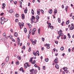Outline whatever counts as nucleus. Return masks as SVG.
Instances as JSON below:
<instances>
[{
	"instance_id": "f257e3e1",
	"label": "nucleus",
	"mask_w": 74,
	"mask_h": 74,
	"mask_svg": "<svg viewBox=\"0 0 74 74\" xmlns=\"http://www.w3.org/2000/svg\"><path fill=\"white\" fill-rule=\"evenodd\" d=\"M58 58H56L55 60H54L55 61V63L56 64H58Z\"/></svg>"
},
{
	"instance_id": "f03ea898",
	"label": "nucleus",
	"mask_w": 74,
	"mask_h": 74,
	"mask_svg": "<svg viewBox=\"0 0 74 74\" xmlns=\"http://www.w3.org/2000/svg\"><path fill=\"white\" fill-rule=\"evenodd\" d=\"M13 12L14 10H13V9H12L9 10V12L10 13H13Z\"/></svg>"
},
{
	"instance_id": "7ed1b4c3",
	"label": "nucleus",
	"mask_w": 74,
	"mask_h": 74,
	"mask_svg": "<svg viewBox=\"0 0 74 74\" xmlns=\"http://www.w3.org/2000/svg\"><path fill=\"white\" fill-rule=\"evenodd\" d=\"M35 17H34V16H32V18H31V21H32V20L34 21H35V20L34 19H35Z\"/></svg>"
},
{
	"instance_id": "20e7f679",
	"label": "nucleus",
	"mask_w": 74,
	"mask_h": 74,
	"mask_svg": "<svg viewBox=\"0 0 74 74\" xmlns=\"http://www.w3.org/2000/svg\"><path fill=\"white\" fill-rule=\"evenodd\" d=\"M9 58H10V57H9V56H8L6 58L5 60L6 62H8V60H9Z\"/></svg>"
},
{
	"instance_id": "39448f33",
	"label": "nucleus",
	"mask_w": 74,
	"mask_h": 74,
	"mask_svg": "<svg viewBox=\"0 0 74 74\" xmlns=\"http://www.w3.org/2000/svg\"><path fill=\"white\" fill-rule=\"evenodd\" d=\"M27 25H28V26H29V29H31V27H32V25H31L30 24L28 23H27Z\"/></svg>"
},
{
	"instance_id": "423d86ee",
	"label": "nucleus",
	"mask_w": 74,
	"mask_h": 74,
	"mask_svg": "<svg viewBox=\"0 0 74 74\" xmlns=\"http://www.w3.org/2000/svg\"><path fill=\"white\" fill-rule=\"evenodd\" d=\"M14 36L15 37H18V33L16 32H14Z\"/></svg>"
},
{
	"instance_id": "0eeeda50",
	"label": "nucleus",
	"mask_w": 74,
	"mask_h": 74,
	"mask_svg": "<svg viewBox=\"0 0 74 74\" xmlns=\"http://www.w3.org/2000/svg\"><path fill=\"white\" fill-rule=\"evenodd\" d=\"M27 8H25V10H24V12L25 14H27Z\"/></svg>"
},
{
	"instance_id": "6e6552de",
	"label": "nucleus",
	"mask_w": 74,
	"mask_h": 74,
	"mask_svg": "<svg viewBox=\"0 0 74 74\" xmlns=\"http://www.w3.org/2000/svg\"><path fill=\"white\" fill-rule=\"evenodd\" d=\"M49 14H52V9L50 10L49 11Z\"/></svg>"
},
{
	"instance_id": "1a4fd4ad",
	"label": "nucleus",
	"mask_w": 74,
	"mask_h": 74,
	"mask_svg": "<svg viewBox=\"0 0 74 74\" xmlns=\"http://www.w3.org/2000/svg\"><path fill=\"white\" fill-rule=\"evenodd\" d=\"M62 69H63V70H64V71H66L67 70V67L65 68L64 67L62 68Z\"/></svg>"
},
{
	"instance_id": "9d476101",
	"label": "nucleus",
	"mask_w": 74,
	"mask_h": 74,
	"mask_svg": "<svg viewBox=\"0 0 74 74\" xmlns=\"http://www.w3.org/2000/svg\"><path fill=\"white\" fill-rule=\"evenodd\" d=\"M31 12L32 15H34V10L32 9Z\"/></svg>"
},
{
	"instance_id": "9b49d317",
	"label": "nucleus",
	"mask_w": 74,
	"mask_h": 74,
	"mask_svg": "<svg viewBox=\"0 0 74 74\" xmlns=\"http://www.w3.org/2000/svg\"><path fill=\"white\" fill-rule=\"evenodd\" d=\"M40 18V16H36V19L37 20H38Z\"/></svg>"
},
{
	"instance_id": "f8f14e48",
	"label": "nucleus",
	"mask_w": 74,
	"mask_h": 74,
	"mask_svg": "<svg viewBox=\"0 0 74 74\" xmlns=\"http://www.w3.org/2000/svg\"><path fill=\"white\" fill-rule=\"evenodd\" d=\"M37 13L38 15H40V10H38L37 11Z\"/></svg>"
},
{
	"instance_id": "ddd939ff",
	"label": "nucleus",
	"mask_w": 74,
	"mask_h": 74,
	"mask_svg": "<svg viewBox=\"0 0 74 74\" xmlns=\"http://www.w3.org/2000/svg\"><path fill=\"white\" fill-rule=\"evenodd\" d=\"M19 71H22V72H24V71H24V70H23V68L21 67V68L20 69H19Z\"/></svg>"
},
{
	"instance_id": "4468645a",
	"label": "nucleus",
	"mask_w": 74,
	"mask_h": 74,
	"mask_svg": "<svg viewBox=\"0 0 74 74\" xmlns=\"http://www.w3.org/2000/svg\"><path fill=\"white\" fill-rule=\"evenodd\" d=\"M55 67L57 68V69H59V65L58 64H56L55 66Z\"/></svg>"
},
{
	"instance_id": "2eb2a0df",
	"label": "nucleus",
	"mask_w": 74,
	"mask_h": 74,
	"mask_svg": "<svg viewBox=\"0 0 74 74\" xmlns=\"http://www.w3.org/2000/svg\"><path fill=\"white\" fill-rule=\"evenodd\" d=\"M74 27L71 26L70 28V30H73L74 29Z\"/></svg>"
},
{
	"instance_id": "dca6fc26",
	"label": "nucleus",
	"mask_w": 74,
	"mask_h": 74,
	"mask_svg": "<svg viewBox=\"0 0 74 74\" xmlns=\"http://www.w3.org/2000/svg\"><path fill=\"white\" fill-rule=\"evenodd\" d=\"M59 34V35L58 37H60V36H63V34L62 33H61L60 34Z\"/></svg>"
},
{
	"instance_id": "f3484780",
	"label": "nucleus",
	"mask_w": 74,
	"mask_h": 74,
	"mask_svg": "<svg viewBox=\"0 0 74 74\" xmlns=\"http://www.w3.org/2000/svg\"><path fill=\"white\" fill-rule=\"evenodd\" d=\"M31 63L32 64H35V63H36V60H34L33 62H31Z\"/></svg>"
},
{
	"instance_id": "a211bd4d",
	"label": "nucleus",
	"mask_w": 74,
	"mask_h": 74,
	"mask_svg": "<svg viewBox=\"0 0 74 74\" xmlns=\"http://www.w3.org/2000/svg\"><path fill=\"white\" fill-rule=\"evenodd\" d=\"M45 60L46 62H48L49 61V59L48 58H46L45 59Z\"/></svg>"
},
{
	"instance_id": "6ab92c4d",
	"label": "nucleus",
	"mask_w": 74,
	"mask_h": 74,
	"mask_svg": "<svg viewBox=\"0 0 74 74\" xmlns=\"http://www.w3.org/2000/svg\"><path fill=\"white\" fill-rule=\"evenodd\" d=\"M70 23V21L69 20H68L66 22V25H68Z\"/></svg>"
},
{
	"instance_id": "aec40b11",
	"label": "nucleus",
	"mask_w": 74,
	"mask_h": 74,
	"mask_svg": "<svg viewBox=\"0 0 74 74\" xmlns=\"http://www.w3.org/2000/svg\"><path fill=\"white\" fill-rule=\"evenodd\" d=\"M24 25L23 23H22L21 24V25H19V26H22L23 27Z\"/></svg>"
},
{
	"instance_id": "412c9836",
	"label": "nucleus",
	"mask_w": 74,
	"mask_h": 74,
	"mask_svg": "<svg viewBox=\"0 0 74 74\" xmlns=\"http://www.w3.org/2000/svg\"><path fill=\"white\" fill-rule=\"evenodd\" d=\"M19 15L18 14H15V16L17 18H18V17H19Z\"/></svg>"
},
{
	"instance_id": "4be33fe9",
	"label": "nucleus",
	"mask_w": 74,
	"mask_h": 74,
	"mask_svg": "<svg viewBox=\"0 0 74 74\" xmlns=\"http://www.w3.org/2000/svg\"><path fill=\"white\" fill-rule=\"evenodd\" d=\"M64 49V47H62L60 48V50L61 51H63Z\"/></svg>"
},
{
	"instance_id": "5701e85b",
	"label": "nucleus",
	"mask_w": 74,
	"mask_h": 74,
	"mask_svg": "<svg viewBox=\"0 0 74 74\" xmlns=\"http://www.w3.org/2000/svg\"><path fill=\"white\" fill-rule=\"evenodd\" d=\"M17 58H18V59L19 60H21V57H20V56H17Z\"/></svg>"
},
{
	"instance_id": "b1692460",
	"label": "nucleus",
	"mask_w": 74,
	"mask_h": 74,
	"mask_svg": "<svg viewBox=\"0 0 74 74\" xmlns=\"http://www.w3.org/2000/svg\"><path fill=\"white\" fill-rule=\"evenodd\" d=\"M1 23L2 24H4V21L3 20L1 21Z\"/></svg>"
},
{
	"instance_id": "393cba45",
	"label": "nucleus",
	"mask_w": 74,
	"mask_h": 74,
	"mask_svg": "<svg viewBox=\"0 0 74 74\" xmlns=\"http://www.w3.org/2000/svg\"><path fill=\"white\" fill-rule=\"evenodd\" d=\"M24 32L25 33H26L27 32V29H26V28H25L24 29Z\"/></svg>"
},
{
	"instance_id": "a878e982",
	"label": "nucleus",
	"mask_w": 74,
	"mask_h": 74,
	"mask_svg": "<svg viewBox=\"0 0 74 74\" xmlns=\"http://www.w3.org/2000/svg\"><path fill=\"white\" fill-rule=\"evenodd\" d=\"M58 22L59 23H60V18H58Z\"/></svg>"
},
{
	"instance_id": "bb28decb",
	"label": "nucleus",
	"mask_w": 74,
	"mask_h": 74,
	"mask_svg": "<svg viewBox=\"0 0 74 74\" xmlns=\"http://www.w3.org/2000/svg\"><path fill=\"white\" fill-rule=\"evenodd\" d=\"M50 45V44H48V46H47V49H49V48L50 47H49Z\"/></svg>"
},
{
	"instance_id": "cd10ccee",
	"label": "nucleus",
	"mask_w": 74,
	"mask_h": 74,
	"mask_svg": "<svg viewBox=\"0 0 74 74\" xmlns=\"http://www.w3.org/2000/svg\"><path fill=\"white\" fill-rule=\"evenodd\" d=\"M33 61V58H30V60H29V62L31 63V61Z\"/></svg>"
},
{
	"instance_id": "c85d7f7f",
	"label": "nucleus",
	"mask_w": 74,
	"mask_h": 74,
	"mask_svg": "<svg viewBox=\"0 0 74 74\" xmlns=\"http://www.w3.org/2000/svg\"><path fill=\"white\" fill-rule=\"evenodd\" d=\"M36 53L38 54V56H39V55H40V54H39V51H37Z\"/></svg>"
},
{
	"instance_id": "c756f323",
	"label": "nucleus",
	"mask_w": 74,
	"mask_h": 74,
	"mask_svg": "<svg viewBox=\"0 0 74 74\" xmlns=\"http://www.w3.org/2000/svg\"><path fill=\"white\" fill-rule=\"evenodd\" d=\"M68 36L69 38H70V37H71V36H70V33H69L68 34Z\"/></svg>"
},
{
	"instance_id": "7c9ffc66",
	"label": "nucleus",
	"mask_w": 74,
	"mask_h": 74,
	"mask_svg": "<svg viewBox=\"0 0 74 74\" xmlns=\"http://www.w3.org/2000/svg\"><path fill=\"white\" fill-rule=\"evenodd\" d=\"M17 40L18 42H20V39H19V38H17Z\"/></svg>"
},
{
	"instance_id": "2f4dec72",
	"label": "nucleus",
	"mask_w": 74,
	"mask_h": 74,
	"mask_svg": "<svg viewBox=\"0 0 74 74\" xmlns=\"http://www.w3.org/2000/svg\"><path fill=\"white\" fill-rule=\"evenodd\" d=\"M5 19V17H3L2 18H1L0 19H1V20H4Z\"/></svg>"
},
{
	"instance_id": "473e14b6",
	"label": "nucleus",
	"mask_w": 74,
	"mask_h": 74,
	"mask_svg": "<svg viewBox=\"0 0 74 74\" xmlns=\"http://www.w3.org/2000/svg\"><path fill=\"white\" fill-rule=\"evenodd\" d=\"M68 8H69V6H67L65 8V10L66 11H67V9H68Z\"/></svg>"
},
{
	"instance_id": "72a5a7b5",
	"label": "nucleus",
	"mask_w": 74,
	"mask_h": 74,
	"mask_svg": "<svg viewBox=\"0 0 74 74\" xmlns=\"http://www.w3.org/2000/svg\"><path fill=\"white\" fill-rule=\"evenodd\" d=\"M33 32H36V29L35 28H34L33 29Z\"/></svg>"
},
{
	"instance_id": "f704fd0d",
	"label": "nucleus",
	"mask_w": 74,
	"mask_h": 74,
	"mask_svg": "<svg viewBox=\"0 0 74 74\" xmlns=\"http://www.w3.org/2000/svg\"><path fill=\"white\" fill-rule=\"evenodd\" d=\"M33 54L34 55V56H37V54L36 53H35V52L34 51L33 52Z\"/></svg>"
},
{
	"instance_id": "c9c22d12",
	"label": "nucleus",
	"mask_w": 74,
	"mask_h": 74,
	"mask_svg": "<svg viewBox=\"0 0 74 74\" xmlns=\"http://www.w3.org/2000/svg\"><path fill=\"white\" fill-rule=\"evenodd\" d=\"M50 26H51V23H49L48 27H50Z\"/></svg>"
},
{
	"instance_id": "e433bc0d",
	"label": "nucleus",
	"mask_w": 74,
	"mask_h": 74,
	"mask_svg": "<svg viewBox=\"0 0 74 74\" xmlns=\"http://www.w3.org/2000/svg\"><path fill=\"white\" fill-rule=\"evenodd\" d=\"M32 44L33 45H35L36 44V43L34 42V41H33V42H32Z\"/></svg>"
},
{
	"instance_id": "4c0bfd02",
	"label": "nucleus",
	"mask_w": 74,
	"mask_h": 74,
	"mask_svg": "<svg viewBox=\"0 0 74 74\" xmlns=\"http://www.w3.org/2000/svg\"><path fill=\"white\" fill-rule=\"evenodd\" d=\"M32 35H34V34H35V32H34V31H32Z\"/></svg>"
},
{
	"instance_id": "58836bf2",
	"label": "nucleus",
	"mask_w": 74,
	"mask_h": 74,
	"mask_svg": "<svg viewBox=\"0 0 74 74\" xmlns=\"http://www.w3.org/2000/svg\"><path fill=\"white\" fill-rule=\"evenodd\" d=\"M3 36H6V33H4L3 34Z\"/></svg>"
},
{
	"instance_id": "ea45409f",
	"label": "nucleus",
	"mask_w": 74,
	"mask_h": 74,
	"mask_svg": "<svg viewBox=\"0 0 74 74\" xmlns=\"http://www.w3.org/2000/svg\"><path fill=\"white\" fill-rule=\"evenodd\" d=\"M15 22H18V18H16L15 20Z\"/></svg>"
},
{
	"instance_id": "a19ab883",
	"label": "nucleus",
	"mask_w": 74,
	"mask_h": 74,
	"mask_svg": "<svg viewBox=\"0 0 74 74\" xmlns=\"http://www.w3.org/2000/svg\"><path fill=\"white\" fill-rule=\"evenodd\" d=\"M31 23L32 24V23H33V22H34V21H33V20H32V19L31 20Z\"/></svg>"
},
{
	"instance_id": "79ce46f5",
	"label": "nucleus",
	"mask_w": 74,
	"mask_h": 74,
	"mask_svg": "<svg viewBox=\"0 0 74 74\" xmlns=\"http://www.w3.org/2000/svg\"><path fill=\"white\" fill-rule=\"evenodd\" d=\"M31 51V48L29 47V49L28 50V51H29V52H30Z\"/></svg>"
},
{
	"instance_id": "37998d69",
	"label": "nucleus",
	"mask_w": 74,
	"mask_h": 74,
	"mask_svg": "<svg viewBox=\"0 0 74 74\" xmlns=\"http://www.w3.org/2000/svg\"><path fill=\"white\" fill-rule=\"evenodd\" d=\"M34 73L35 74H36V73H37V71L36 70H35L34 71Z\"/></svg>"
},
{
	"instance_id": "c03bdc74",
	"label": "nucleus",
	"mask_w": 74,
	"mask_h": 74,
	"mask_svg": "<svg viewBox=\"0 0 74 74\" xmlns=\"http://www.w3.org/2000/svg\"><path fill=\"white\" fill-rule=\"evenodd\" d=\"M50 27H51V29H53V27L52 26H50Z\"/></svg>"
},
{
	"instance_id": "a18cd8bd",
	"label": "nucleus",
	"mask_w": 74,
	"mask_h": 74,
	"mask_svg": "<svg viewBox=\"0 0 74 74\" xmlns=\"http://www.w3.org/2000/svg\"><path fill=\"white\" fill-rule=\"evenodd\" d=\"M66 38V35H64V40H65Z\"/></svg>"
},
{
	"instance_id": "49530a36",
	"label": "nucleus",
	"mask_w": 74,
	"mask_h": 74,
	"mask_svg": "<svg viewBox=\"0 0 74 74\" xmlns=\"http://www.w3.org/2000/svg\"><path fill=\"white\" fill-rule=\"evenodd\" d=\"M4 21L5 22H7V21H8V19H5Z\"/></svg>"
},
{
	"instance_id": "de8ad7c7",
	"label": "nucleus",
	"mask_w": 74,
	"mask_h": 74,
	"mask_svg": "<svg viewBox=\"0 0 74 74\" xmlns=\"http://www.w3.org/2000/svg\"><path fill=\"white\" fill-rule=\"evenodd\" d=\"M41 12L42 13V14H44V10H43L41 9Z\"/></svg>"
},
{
	"instance_id": "09e8293b",
	"label": "nucleus",
	"mask_w": 74,
	"mask_h": 74,
	"mask_svg": "<svg viewBox=\"0 0 74 74\" xmlns=\"http://www.w3.org/2000/svg\"><path fill=\"white\" fill-rule=\"evenodd\" d=\"M2 6H3V7H5V3H3L2 4Z\"/></svg>"
},
{
	"instance_id": "8fccbe9b",
	"label": "nucleus",
	"mask_w": 74,
	"mask_h": 74,
	"mask_svg": "<svg viewBox=\"0 0 74 74\" xmlns=\"http://www.w3.org/2000/svg\"><path fill=\"white\" fill-rule=\"evenodd\" d=\"M57 10H55V11L54 12V14H56L57 13Z\"/></svg>"
},
{
	"instance_id": "3c124183",
	"label": "nucleus",
	"mask_w": 74,
	"mask_h": 74,
	"mask_svg": "<svg viewBox=\"0 0 74 74\" xmlns=\"http://www.w3.org/2000/svg\"><path fill=\"white\" fill-rule=\"evenodd\" d=\"M19 63V61H17V62H16V64H18Z\"/></svg>"
},
{
	"instance_id": "603ef678",
	"label": "nucleus",
	"mask_w": 74,
	"mask_h": 74,
	"mask_svg": "<svg viewBox=\"0 0 74 74\" xmlns=\"http://www.w3.org/2000/svg\"><path fill=\"white\" fill-rule=\"evenodd\" d=\"M5 64L4 63H2V66H4V65H5Z\"/></svg>"
},
{
	"instance_id": "864d4df0",
	"label": "nucleus",
	"mask_w": 74,
	"mask_h": 74,
	"mask_svg": "<svg viewBox=\"0 0 74 74\" xmlns=\"http://www.w3.org/2000/svg\"><path fill=\"white\" fill-rule=\"evenodd\" d=\"M31 32H32V29H30L29 30V34H30V33H31Z\"/></svg>"
},
{
	"instance_id": "5fc2aeb1",
	"label": "nucleus",
	"mask_w": 74,
	"mask_h": 74,
	"mask_svg": "<svg viewBox=\"0 0 74 74\" xmlns=\"http://www.w3.org/2000/svg\"><path fill=\"white\" fill-rule=\"evenodd\" d=\"M34 66L35 67H38V66H37V64H35Z\"/></svg>"
},
{
	"instance_id": "6e6d98bb",
	"label": "nucleus",
	"mask_w": 74,
	"mask_h": 74,
	"mask_svg": "<svg viewBox=\"0 0 74 74\" xmlns=\"http://www.w3.org/2000/svg\"><path fill=\"white\" fill-rule=\"evenodd\" d=\"M42 41L44 42V40H45V39H44V38H42Z\"/></svg>"
},
{
	"instance_id": "4d7b16f0",
	"label": "nucleus",
	"mask_w": 74,
	"mask_h": 74,
	"mask_svg": "<svg viewBox=\"0 0 74 74\" xmlns=\"http://www.w3.org/2000/svg\"><path fill=\"white\" fill-rule=\"evenodd\" d=\"M10 39H12V35H10Z\"/></svg>"
},
{
	"instance_id": "13d9d810",
	"label": "nucleus",
	"mask_w": 74,
	"mask_h": 74,
	"mask_svg": "<svg viewBox=\"0 0 74 74\" xmlns=\"http://www.w3.org/2000/svg\"><path fill=\"white\" fill-rule=\"evenodd\" d=\"M30 34H29L28 35V38H29V37H30Z\"/></svg>"
},
{
	"instance_id": "bf43d9fd",
	"label": "nucleus",
	"mask_w": 74,
	"mask_h": 74,
	"mask_svg": "<svg viewBox=\"0 0 74 74\" xmlns=\"http://www.w3.org/2000/svg\"><path fill=\"white\" fill-rule=\"evenodd\" d=\"M19 3H20V5H22V3L21 2V1H19Z\"/></svg>"
},
{
	"instance_id": "052dcab7",
	"label": "nucleus",
	"mask_w": 74,
	"mask_h": 74,
	"mask_svg": "<svg viewBox=\"0 0 74 74\" xmlns=\"http://www.w3.org/2000/svg\"><path fill=\"white\" fill-rule=\"evenodd\" d=\"M68 51L69 52H70L71 51V50L69 48L68 49Z\"/></svg>"
},
{
	"instance_id": "680f3d73",
	"label": "nucleus",
	"mask_w": 74,
	"mask_h": 74,
	"mask_svg": "<svg viewBox=\"0 0 74 74\" xmlns=\"http://www.w3.org/2000/svg\"><path fill=\"white\" fill-rule=\"evenodd\" d=\"M71 26H72V27H74V25L73 24V23L71 24Z\"/></svg>"
},
{
	"instance_id": "e2e57ef3",
	"label": "nucleus",
	"mask_w": 74,
	"mask_h": 74,
	"mask_svg": "<svg viewBox=\"0 0 74 74\" xmlns=\"http://www.w3.org/2000/svg\"><path fill=\"white\" fill-rule=\"evenodd\" d=\"M45 66H43V70H45Z\"/></svg>"
},
{
	"instance_id": "0e129e2a",
	"label": "nucleus",
	"mask_w": 74,
	"mask_h": 74,
	"mask_svg": "<svg viewBox=\"0 0 74 74\" xmlns=\"http://www.w3.org/2000/svg\"><path fill=\"white\" fill-rule=\"evenodd\" d=\"M25 65H26L25 64H24V65L25 66V69H26V68H27V66H25Z\"/></svg>"
},
{
	"instance_id": "69168bd1",
	"label": "nucleus",
	"mask_w": 74,
	"mask_h": 74,
	"mask_svg": "<svg viewBox=\"0 0 74 74\" xmlns=\"http://www.w3.org/2000/svg\"><path fill=\"white\" fill-rule=\"evenodd\" d=\"M58 34H61V33H60V32L59 31L58 32Z\"/></svg>"
},
{
	"instance_id": "338daca9",
	"label": "nucleus",
	"mask_w": 74,
	"mask_h": 74,
	"mask_svg": "<svg viewBox=\"0 0 74 74\" xmlns=\"http://www.w3.org/2000/svg\"><path fill=\"white\" fill-rule=\"evenodd\" d=\"M74 47H73L72 49V51H73H73H74Z\"/></svg>"
},
{
	"instance_id": "774afa93",
	"label": "nucleus",
	"mask_w": 74,
	"mask_h": 74,
	"mask_svg": "<svg viewBox=\"0 0 74 74\" xmlns=\"http://www.w3.org/2000/svg\"><path fill=\"white\" fill-rule=\"evenodd\" d=\"M65 71L66 72V73H69V71H68V70Z\"/></svg>"
}]
</instances>
